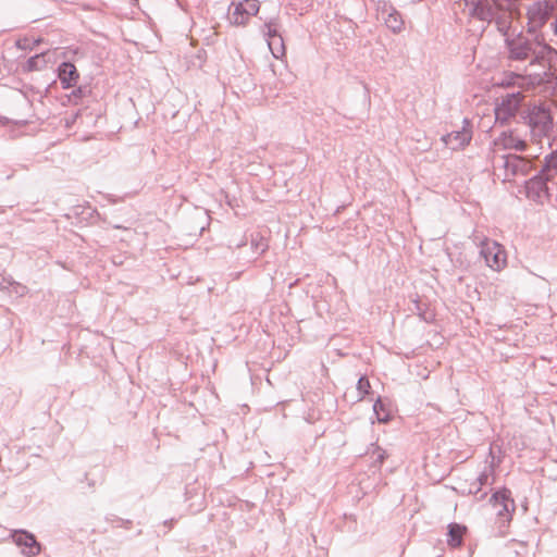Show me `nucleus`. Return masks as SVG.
<instances>
[{
	"label": "nucleus",
	"mask_w": 557,
	"mask_h": 557,
	"mask_svg": "<svg viewBox=\"0 0 557 557\" xmlns=\"http://www.w3.org/2000/svg\"><path fill=\"white\" fill-rule=\"evenodd\" d=\"M46 66L45 53H38L29 58L25 64L27 71H39Z\"/></svg>",
	"instance_id": "412c9836"
},
{
	"label": "nucleus",
	"mask_w": 557,
	"mask_h": 557,
	"mask_svg": "<svg viewBox=\"0 0 557 557\" xmlns=\"http://www.w3.org/2000/svg\"><path fill=\"white\" fill-rule=\"evenodd\" d=\"M518 0H465L469 15L478 21L494 24L500 34H507L512 24V11Z\"/></svg>",
	"instance_id": "f257e3e1"
},
{
	"label": "nucleus",
	"mask_w": 557,
	"mask_h": 557,
	"mask_svg": "<svg viewBox=\"0 0 557 557\" xmlns=\"http://www.w3.org/2000/svg\"><path fill=\"white\" fill-rule=\"evenodd\" d=\"M13 542L22 548V554L27 557H34L40 554L41 546L34 534L18 530L12 534Z\"/></svg>",
	"instance_id": "f8f14e48"
},
{
	"label": "nucleus",
	"mask_w": 557,
	"mask_h": 557,
	"mask_svg": "<svg viewBox=\"0 0 557 557\" xmlns=\"http://www.w3.org/2000/svg\"><path fill=\"white\" fill-rule=\"evenodd\" d=\"M511 84H512L511 81H503L500 85L502 86H510Z\"/></svg>",
	"instance_id": "cd10ccee"
},
{
	"label": "nucleus",
	"mask_w": 557,
	"mask_h": 557,
	"mask_svg": "<svg viewBox=\"0 0 557 557\" xmlns=\"http://www.w3.org/2000/svg\"><path fill=\"white\" fill-rule=\"evenodd\" d=\"M2 281L3 283H7L4 287L9 288L11 293H14L17 296H24L27 292V287L17 282H13L7 278H3Z\"/></svg>",
	"instance_id": "5701e85b"
},
{
	"label": "nucleus",
	"mask_w": 557,
	"mask_h": 557,
	"mask_svg": "<svg viewBox=\"0 0 557 557\" xmlns=\"http://www.w3.org/2000/svg\"><path fill=\"white\" fill-rule=\"evenodd\" d=\"M268 47L275 59H281L285 55V46L283 37H276L275 39L268 40Z\"/></svg>",
	"instance_id": "aec40b11"
},
{
	"label": "nucleus",
	"mask_w": 557,
	"mask_h": 557,
	"mask_svg": "<svg viewBox=\"0 0 557 557\" xmlns=\"http://www.w3.org/2000/svg\"><path fill=\"white\" fill-rule=\"evenodd\" d=\"M469 488H475V480L470 484Z\"/></svg>",
	"instance_id": "c756f323"
},
{
	"label": "nucleus",
	"mask_w": 557,
	"mask_h": 557,
	"mask_svg": "<svg viewBox=\"0 0 557 557\" xmlns=\"http://www.w3.org/2000/svg\"><path fill=\"white\" fill-rule=\"evenodd\" d=\"M523 98L524 96L521 91L508 92L500 96L496 100L494 109L496 122L505 124L512 119L517 114Z\"/></svg>",
	"instance_id": "423d86ee"
},
{
	"label": "nucleus",
	"mask_w": 557,
	"mask_h": 557,
	"mask_svg": "<svg viewBox=\"0 0 557 557\" xmlns=\"http://www.w3.org/2000/svg\"><path fill=\"white\" fill-rule=\"evenodd\" d=\"M381 17L385 25L393 32L399 33L403 29L404 21L400 13L393 7L384 4L381 9Z\"/></svg>",
	"instance_id": "2eb2a0df"
},
{
	"label": "nucleus",
	"mask_w": 557,
	"mask_h": 557,
	"mask_svg": "<svg viewBox=\"0 0 557 557\" xmlns=\"http://www.w3.org/2000/svg\"><path fill=\"white\" fill-rule=\"evenodd\" d=\"M371 388L370 382L366 376H361L357 382L358 400L364 398L369 394Z\"/></svg>",
	"instance_id": "b1692460"
},
{
	"label": "nucleus",
	"mask_w": 557,
	"mask_h": 557,
	"mask_svg": "<svg viewBox=\"0 0 557 557\" xmlns=\"http://www.w3.org/2000/svg\"><path fill=\"white\" fill-rule=\"evenodd\" d=\"M480 255L488 268L494 271L503 270L507 264V253L504 247L495 240L484 238L480 243Z\"/></svg>",
	"instance_id": "0eeeda50"
},
{
	"label": "nucleus",
	"mask_w": 557,
	"mask_h": 557,
	"mask_svg": "<svg viewBox=\"0 0 557 557\" xmlns=\"http://www.w3.org/2000/svg\"><path fill=\"white\" fill-rule=\"evenodd\" d=\"M58 76L64 89L75 86L79 78L75 65L71 62H63L59 65Z\"/></svg>",
	"instance_id": "4468645a"
},
{
	"label": "nucleus",
	"mask_w": 557,
	"mask_h": 557,
	"mask_svg": "<svg viewBox=\"0 0 557 557\" xmlns=\"http://www.w3.org/2000/svg\"><path fill=\"white\" fill-rule=\"evenodd\" d=\"M16 124H18V125H25V124H26V121H24V120L16 121Z\"/></svg>",
	"instance_id": "c85d7f7f"
},
{
	"label": "nucleus",
	"mask_w": 557,
	"mask_h": 557,
	"mask_svg": "<svg viewBox=\"0 0 557 557\" xmlns=\"http://www.w3.org/2000/svg\"><path fill=\"white\" fill-rule=\"evenodd\" d=\"M259 10L260 3L258 0L233 1L230 5V23L236 26H245L251 16L258 14Z\"/></svg>",
	"instance_id": "6e6552de"
},
{
	"label": "nucleus",
	"mask_w": 557,
	"mask_h": 557,
	"mask_svg": "<svg viewBox=\"0 0 557 557\" xmlns=\"http://www.w3.org/2000/svg\"><path fill=\"white\" fill-rule=\"evenodd\" d=\"M509 32L502 35L505 37L508 59L511 61H529L531 65H544L557 54L556 49L546 42L530 39L522 34L510 35Z\"/></svg>",
	"instance_id": "f03ea898"
},
{
	"label": "nucleus",
	"mask_w": 557,
	"mask_h": 557,
	"mask_svg": "<svg viewBox=\"0 0 557 557\" xmlns=\"http://www.w3.org/2000/svg\"><path fill=\"white\" fill-rule=\"evenodd\" d=\"M523 119L529 126L532 139L535 141H541L553 133L554 117L549 106L545 103L529 106Z\"/></svg>",
	"instance_id": "7ed1b4c3"
},
{
	"label": "nucleus",
	"mask_w": 557,
	"mask_h": 557,
	"mask_svg": "<svg viewBox=\"0 0 557 557\" xmlns=\"http://www.w3.org/2000/svg\"><path fill=\"white\" fill-rule=\"evenodd\" d=\"M490 503L496 512L497 521L500 527L508 524L511 521L512 513L516 510V505L511 497V492L508 488L498 490L492 495Z\"/></svg>",
	"instance_id": "39448f33"
},
{
	"label": "nucleus",
	"mask_w": 557,
	"mask_h": 557,
	"mask_svg": "<svg viewBox=\"0 0 557 557\" xmlns=\"http://www.w3.org/2000/svg\"><path fill=\"white\" fill-rule=\"evenodd\" d=\"M492 476H493V468L492 467L485 468L480 473V475L475 479V488H468L466 492L468 494H473V495L479 494L484 485L492 484V482L490 481Z\"/></svg>",
	"instance_id": "a211bd4d"
},
{
	"label": "nucleus",
	"mask_w": 557,
	"mask_h": 557,
	"mask_svg": "<svg viewBox=\"0 0 557 557\" xmlns=\"http://www.w3.org/2000/svg\"><path fill=\"white\" fill-rule=\"evenodd\" d=\"M557 10V0H537L528 8L529 21L536 27H543Z\"/></svg>",
	"instance_id": "1a4fd4ad"
},
{
	"label": "nucleus",
	"mask_w": 557,
	"mask_h": 557,
	"mask_svg": "<svg viewBox=\"0 0 557 557\" xmlns=\"http://www.w3.org/2000/svg\"><path fill=\"white\" fill-rule=\"evenodd\" d=\"M552 30L557 36V18L552 23Z\"/></svg>",
	"instance_id": "bb28decb"
},
{
	"label": "nucleus",
	"mask_w": 557,
	"mask_h": 557,
	"mask_svg": "<svg viewBox=\"0 0 557 557\" xmlns=\"http://www.w3.org/2000/svg\"><path fill=\"white\" fill-rule=\"evenodd\" d=\"M251 244L255 247V249L260 253L264 252L268 249V244L263 240V238H260L259 240L252 238Z\"/></svg>",
	"instance_id": "393cba45"
},
{
	"label": "nucleus",
	"mask_w": 557,
	"mask_h": 557,
	"mask_svg": "<svg viewBox=\"0 0 557 557\" xmlns=\"http://www.w3.org/2000/svg\"><path fill=\"white\" fill-rule=\"evenodd\" d=\"M472 138V131L467 119L463 120L461 129L453 131L442 137V141L451 150L463 148L470 143Z\"/></svg>",
	"instance_id": "9b49d317"
},
{
	"label": "nucleus",
	"mask_w": 557,
	"mask_h": 557,
	"mask_svg": "<svg viewBox=\"0 0 557 557\" xmlns=\"http://www.w3.org/2000/svg\"><path fill=\"white\" fill-rule=\"evenodd\" d=\"M466 532V527L457 523L448 525V540L447 543L451 547H458L462 542V535Z\"/></svg>",
	"instance_id": "f3484780"
},
{
	"label": "nucleus",
	"mask_w": 557,
	"mask_h": 557,
	"mask_svg": "<svg viewBox=\"0 0 557 557\" xmlns=\"http://www.w3.org/2000/svg\"><path fill=\"white\" fill-rule=\"evenodd\" d=\"M8 117H4V120L2 121V123H8Z\"/></svg>",
	"instance_id": "2f4dec72"
},
{
	"label": "nucleus",
	"mask_w": 557,
	"mask_h": 557,
	"mask_svg": "<svg viewBox=\"0 0 557 557\" xmlns=\"http://www.w3.org/2000/svg\"><path fill=\"white\" fill-rule=\"evenodd\" d=\"M373 412L379 422H387L391 419L389 410L385 407L383 400L379 397L373 405Z\"/></svg>",
	"instance_id": "6ab92c4d"
},
{
	"label": "nucleus",
	"mask_w": 557,
	"mask_h": 557,
	"mask_svg": "<svg viewBox=\"0 0 557 557\" xmlns=\"http://www.w3.org/2000/svg\"><path fill=\"white\" fill-rule=\"evenodd\" d=\"M497 169L503 171V181L510 182L517 176H527L533 169L529 159L517 154H505L498 160Z\"/></svg>",
	"instance_id": "20e7f679"
},
{
	"label": "nucleus",
	"mask_w": 557,
	"mask_h": 557,
	"mask_svg": "<svg viewBox=\"0 0 557 557\" xmlns=\"http://www.w3.org/2000/svg\"><path fill=\"white\" fill-rule=\"evenodd\" d=\"M485 496H486V493H483V494L480 496V498H479V499H482V498H484Z\"/></svg>",
	"instance_id": "7c9ffc66"
},
{
	"label": "nucleus",
	"mask_w": 557,
	"mask_h": 557,
	"mask_svg": "<svg viewBox=\"0 0 557 557\" xmlns=\"http://www.w3.org/2000/svg\"><path fill=\"white\" fill-rule=\"evenodd\" d=\"M373 459L374 466H381L387 457L386 451L377 445L372 444L367 451Z\"/></svg>",
	"instance_id": "4be33fe9"
},
{
	"label": "nucleus",
	"mask_w": 557,
	"mask_h": 557,
	"mask_svg": "<svg viewBox=\"0 0 557 557\" xmlns=\"http://www.w3.org/2000/svg\"><path fill=\"white\" fill-rule=\"evenodd\" d=\"M281 23L278 16H272L270 18H265L263 25L260 27V32L265 38V40H272L276 37H282L281 35Z\"/></svg>",
	"instance_id": "dca6fc26"
},
{
	"label": "nucleus",
	"mask_w": 557,
	"mask_h": 557,
	"mask_svg": "<svg viewBox=\"0 0 557 557\" xmlns=\"http://www.w3.org/2000/svg\"><path fill=\"white\" fill-rule=\"evenodd\" d=\"M548 183L550 180H546L545 175L540 171L536 175L531 177L525 183V190L528 198L536 202H542L543 199L549 197Z\"/></svg>",
	"instance_id": "9d476101"
},
{
	"label": "nucleus",
	"mask_w": 557,
	"mask_h": 557,
	"mask_svg": "<svg viewBox=\"0 0 557 557\" xmlns=\"http://www.w3.org/2000/svg\"><path fill=\"white\" fill-rule=\"evenodd\" d=\"M39 41H40V39H37V40H34L33 44H30L29 39L25 38V39L17 40V46L21 49H32L33 46L38 44Z\"/></svg>",
	"instance_id": "a878e982"
},
{
	"label": "nucleus",
	"mask_w": 557,
	"mask_h": 557,
	"mask_svg": "<svg viewBox=\"0 0 557 557\" xmlns=\"http://www.w3.org/2000/svg\"><path fill=\"white\" fill-rule=\"evenodd\" d=\"M493 146L495 151H523L527 147V143L517 136L512 131H504L493 140Z\"/></svg>",
	"instance_id": "ddd939ff"
}]
</instances>
